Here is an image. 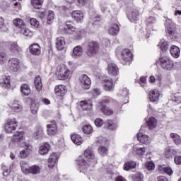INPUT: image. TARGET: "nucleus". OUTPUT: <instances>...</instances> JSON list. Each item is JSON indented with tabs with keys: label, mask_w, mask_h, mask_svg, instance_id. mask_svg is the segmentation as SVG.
Returning a JSON list of instances; mask_svg holds the SVG:
<instances>
[{
	"label": "nucleus",
	"mask_w": 181,
	"mask_h": 181,
	"mask_svg": "<svg viewBox=\"0 0 181 181\" xmlns=\"http://www.w3.org/2000/svg\"><path fill=\"white\" fill-rule=\"evenodd\" d=\"M136 166V163L134 161H129L124 163V170H131V169H134Z\"/></svg>",
	"instance_id": "obj_39"
},
{
	"label": "nucleus",
	"mask_w": 181,
	"mask_h": 181,
	"mask_svg": "<svg viewBox=\"0 0 181 181\" xmlns=\"http://www.w3.org/2000/svg\"><path fill=\"white\" fill-rule=\"evenodd\" d=\"M129 94V92L128 89H127V88H124L122 92V97H128Z\"/></svg>",
	"instance_id": "obj_62"
},
{
	"label": "nucleus",
	"mask_w": 181,
	"mask_h": 181,
	"mask_svg": "<svg viewBox=\"0 0 181 181\" xmlns=\"http://www.w3.org/2000/svg\"><path fill=\"white\" fill-rule=\"evenodd\" d=\"M21 170L25 175H29V173H32V175H37L40 173V168H39V166L33 165L29 167L25 163L21 165Z\"/></svg>",
	"instance_id": "obj_4"
},
{
	"label": "nucleus",
	"mask_w": 181,
	"mask_h": 181,
	"mask_svg": "<svg viewBox=\"0 0 181 181\" xmlns=\"http://www.w3.org/2000/svg\"><path fill=\"white\" fill-rule=\"evenodd\" d=\"M98 151L100 155H101L102 156H105V155L108 153V148H107V147L104 146H99Z\"/></svg>",
	"instance_id": "obj_49"
},
{
	"label": "nucleus",
	"mask_w": 181,
	"mask_h": 181,
	"mask_svg": "<svg viewBox=\"0 0 181 181\" xmlns=\"http://www.w3.org/2000/svg\"><path fill=\"white\" fill-rule=\"evenodd\" d=\"M71 16L76 22H83L84 14L81 11H74L72 12Z\"/></svg>",
	"instance_id": "obj_15"
},
{
	"label": "nucleus",
	"mask_w": 181,
	"mask_h": 181,
	"mask_svg": "<svg viewBox=\"0 0 181 181\" xmlns=\"http://www.w3.org/2000/svg\"><path fill=\"white\" fill-rule=\"evenodd\" d=\"M148 97L151 103H156L159 100V97H160V93L156 90H151Z\"/></svg>",
	"instance_id": "obj_16"
},
{
	"label": "nucleus",
	"mask_w": 181,
	"mask_h": 181,
	"mask_svg": "<svg viewBox=\"0 0 181 181\" xmlns=\"http://www.w3.org/2000/svg\"><path fill=\"white\" fill-rule=\"evenodd\" d=\"M139 18V13L136 10H133L130 16V21L132 22H136Z\"/></svg>",
	"instance_id": "obj_45"
},
{
	"label": "nucleus",
	"mask_w": 181,
	"mask_h": 181,
	"mask_svg": "<svg viewBox=\"0 0 181 181\" xmlns=\"http://www.w3.org/2000/svg\"><path fill=\"white\" fill-rule=\"evenodd\" d=\"M137 139L139 141V142H141V144H149V136L148 135L144 134L142 132H139L137 135Z\"/></svg>",
	"instance_id": "obj_20"
},
{
	"label": "nucleus",
	"mask_w": 181,
	"mask_h": 181,
	"mask_svg": "<svg viewBox=\"0 0 181 181\" xmlns=\"http://www.w3.org/2000/svg\"><path fill=\"white\" fill-rule=\"evenodd\" d=\"M56 74L58 80H67L70 77V71L65 65H59Z\"/></svg>",
	"instance_id": "obj_1"
},
{
	"label": "nucleus",
	"mask_w": 181,
	"mask_h": 181,
	"mask_svg": "<svg viewBox=\"0 0 181 181\" xmlns=\"http://www.w3.org/2000/svg\"><path fill=\"white\" fill-rule=\"evenodd\" d=\"M107 73L110 76H117L118 73H119L118 66L115 64H109L107 66Z\"/></svg>",
	"instance_id": "obj_14"
},
{
	"label": "nucleus",
	"mask_w": 181,
	"mask_h": 181,
	"mask_svg": "<svg viewBox=\"0 0 181 181\" xmlns=\"http://www.w3.org/2000/svg\"><path fill=\"white\" fill-rule=\"evenodd\" d=\"M146 168L148 170H153L155 169V164L152 161L146 163Z\"/></svg>",
	"instance_id": "obj_54"
},
{
	"label": "nucleus",
	"mask_w": 181,
	"mask_h": 181,
	"mask_svg": "<svg viewBox=\"0 0 181 181\" xmlns=\"http://www.w3.org/2000/svg\"><path fill=\"white\" fill-rule=\"evenodd\" d=\"M3 87L4 88H9L11 87V76H4L3 77Z\"/></svg>",
	"instance_id": "obj_40"
},
{
	"label": "nucleus",
	"mask_w": 181,
	"mask_h": 181,
	"mask_svg": "<svg viewBox=\"0 0 181 181\" xmlns=\"http://www.w3.org/2000/svg\"><path fill=\"white\" fill-rule=\"evenodd\" d=\"M18 128V120L16 119H8L4 126V131L6 134H12Z\"/></svg>",
	"instance_id": "obj_5"
},
{
	"label": "nucleus",
	"mask_w": 181,
	"mask_h": 181,
	"mask_svg": "<svg viewBox=\"0 0 181 181\" xmlns=\"http://www.w3.org/2000/svg\"><path fill=\"white\" fill-rule=\"evenodd\" d=\"M65 46H66V40H64V37H57L56 40V47L57 50H63Z\"/></svg>",
	"instance_id": "obj_18"
},
{
	"label": "nucleus",
	"mask_w": 181,
	"mask_h": 181,
	"mask_svg": "<svg viewBox=\"0 0 181 181\" xmlns=\"http://www.w3.org/2000/svg\"><path fill=\"white\" fill-rule=\"evenodd\" d=\"M8 66L11 71L16 72L19 69V59L16 58H11L8 61Z\"/></svg>",
	"instance_id": "obj_10"
},
{
	"label": "nucleus",
	"mask_w": 181,
	"mask_h": 181,
	"mask_svg": "<svg viewBox=\"0 0 181 181\" xmlns=\"http://www.w3.org/2000/svg\"><path fill=\"white\" fill-rule=\"evenodd\" d=\"M105 128L106 129H110V131H114V129H117V123L109 120L105 123Z\"/></svg>",
	"instance_id": "obj_31"
},
{
	"label": "nucleus",
	"mask_w": 181,
	"mask_h": 181,
	"mask_svg": "<svg viewBox=\"0 0 181 181\" xmlns=\"http://www.w3.org/2000/svg\"><path fill=\"white\" fill-rule=\"evenodd\" d=\"M30 53L34 56L40 54V46L38 44H33L29 47Z\"/></svg>",
	"instance_id": "obj_19"
},
{
	"label": "nucleus",
	"mask_w": 181,
	"mask_h": 181,
	"mask_svg": "<svg viewBox=\"0 0 181 181\" xmlns=\"http://www.w3.org/2000/svg\"><path fill=\"white\" fill-rule=\"evenodd\" d=\"M83 54V48L81 46L78 45L73 49V57H80Z\"/></svg>",
	"instance_id": "obj_30"
},
{
	"label": "nucleus",
	"mask_w": 181,
	"mask_h": 181,
	"mask_svg": "<svg viewBox=\"0 0 181 181\" xmlns=\"http://www.w3.org/2000/svg\"><path fill=\"white\" fill-rule=\"evenodd\" d=\"M133 181H143L144 180V175L141 173H137L136 175L132 177Z\"/></svg>",
	"instance_id": "obj_51"
},
{
	"label": "nucleus",
	"mask_w": 181,
	"mask_h": 181,
	"mask_svg": "<svg viewBox=\"0 0 181 181\" xmlns=\"http://www.w3.org/2000/svg\"><path fill=\"white\" fill-rule=\"evenodd\" d=\"M11 108L14 112H21L22 111V106L19 104H14Z\"/></svg>",
	"instance_id": "obj_53"
},
{
	"label": "nucleus",
	"mask_w": 181,
	"mask_h": 181,
	"mask_svg": "<svg viewBox=\"0 0 181 181\" xmlns=\"http://www.w3.org/2000/svg\"><path fill=\"white\" fill-rule=\"evenodd\" d=\"M79 105L83 111H88L93 107L91 100H82L79 103Z\"/></svg>",
	"instance_id": "obj_21"
},
{
	"label": "nucleus",
	"mask_w": 181,
	"mask_h": 181,
	"mask_svg": "<svg viewBox=\"0 0 181 181\" xmlns=\"http://www.w3.org/2000/svg\"><path fill=\"white\" fill-rule=\"evenodd\" d=\"M97 142L98 144H105L107 142V140H105V139L103 136H99L97 139Z\"/></svg>",
	"instance_id": "obj_59"
},
{
	"label": "nucleus",
	"mask_w": 181,
	"mask_h": 181,
	"mask_svg": "<svg viewBox=\"0 0 181 181\" xmlns=\"http://www.w3.org/2000/svg\"><path fill=\"white\" fill-rule=\"evenodd\" d=\"M133 151L134 152H136V155H139L140 156H142L143 155H145V152H146V148L144 147L141 148V147L134 146H133Z\"/></svg>",
	"instance_id": "obj_32"
},
{
	"label": "nucleus",
	"mask_w": 181,
	"mask_h": 181,
	"mask_svg": "<svg viewBox=\"0 0 181 181\" xmlns=\"http://www.w3.org/2000/svg\"><path fill=\"white\" fill-rule=\"evenodd\" d=\"M21 32L24 36H32L33 33L29 28H27L25 25H24L22 29L21 30Z\"/></svg>",
	"instance_id": "obj_52"
},
{
	"label": "nucleus",
	"mask_w": 181,
	"mask_h": 181,
	"mask_svg": "<svg viewBox=\"0 0 181 181\" xmlns=\"http://www.w3.org/2000/svg\"><path fill=\"white\" fill-rule=\"evenodd\" d=\"M34 84L35 86L37 91H42L43 84L42 83V78H40V76H35Z\"/></svg>",
	"instance_id": "obj_26"
},
{
	"label": "nucleus",
	"mask_w": 181,
	"mask_h": 181,
	"mask_svg": "<svg viewBox=\"0 0 181 181\" xmlns=\"http://www.w3.org/2000/svg\"><path fill=\"white\" fill-rule=\"evenodd\" d=\"M2 43L0 42V47H1ZM6 60H8V55L5 52L0 50V64H4V63H6Z\"/></svg>",
	"instance_id": "obj_36"
},
{
	"label": "nucleus",
	"mask_w": 181,
	"mask_h": 181,
	"mask_svg": "<svg viewBox=\"0 0 181 181\" xmlns=\"http://www.w3.org/2000/svg\"><path fill=\"white\" fill-rule=\"evenodd\" d=\"M109 35L112 36H117L119 33V25L117 24H112L108 28Z\"/></svg>",
	"instance_id": "obj_17"
},
{
	"label": "nucleus",
	"mask_w": 181,
	"mask_h": 181,
	"mask_svg": "<svg viewBox=\"0 0 181 181\" xmlns=\"http://www.w3.org/2000/svg\"><path fill=\"white\" fill-rule=\"evenodd\" d=\"M30 111L32 114H34V115L37 114V111H39V103L32 102L30 105Z\"/></svg>",
	"instance_id": "obj_41"
},
{
	"label": "nucleus",
	"mask_w": 181,
	"mask_h": 181,
	"mask_svg": "<svg viewBox=\"0 0 181 181\" xmlns=\"http://www.w3.org/2000/svg\"><path fill=\"white\" fill-rule=\"evenodd\" d=\"M21 90L22 94H23V95H25V97L30 95L31 90L30 86H29V85L26 83L22 84L21 86Z\"/></svg>",
	"instance_id": "obj_25"
},
{
	"label": "nucleus",
	"mask_w": 181,
	"mask_h": 181,
	"mask_svg": "<svg viewBox=\"0 0 181 181\" xmlns=\"http://www.w3.org/2000/svg\"><path fill=\"white\" fill-rule=\"evenodd\" d=\"M82 131L84 134L89 135V134L93 132V127L91 125H85L82 127Z\"/></svg>",
	"instance_id": "obj_50"
},
{
	"label": "nucleus",
	"mask_w": 181,
	"mask_h": 181,
	"mask_svg": "<svg viewBox=\"0 0 181 181\" xmlns=\"http://www.w3.org/2000/svg\"><path fill=\"white\" fill-rule=\"evenodd\" d=\"M79 5H87L88 0H77Z\"/></svg>",
	"instance_id": "obj_63"
},
{
	"label": "nucleus",
	"mask_w": 181,
	"mask_h": 181,
	"mask_svg": "<svg viewBox=\"0 0 181 181\" xmlns=\"http://www.w3.org/2000/svg\"><path fill=\"white\" fill-rule=\"evenodd\" d=\"M66 30H71V32H74L76 28L70 24V22L66 23V27L64 28Z\"/></svg>",
	"instance_id": "obj_55"
},
{
	"label": "nucleus",
	"mask_w": 181,
	"mask_h": 181,
	"mask_svg": "<svg viewBox=\"0 0 181 181\" xmlns=\"http://www.w3.org/2000/svg\"><path fill=\"white\" fill-rule=\"evenodd\" d=\"M158 181H168V178L165 176H160L158 177Z\"/></svg>",
	"instance_id": "obj_64"
},
{
	"label": "nucleus",
	"mask_w": 181,
	"mask_h": 181,
	"mask_svg": "<svg viewBox=\"0 0 181 181\" xmlns=\"http://www.w3.org/2000/svg\"><path fill=\"white\" fill-rule=\"evenodd\" d=\"M12 142L13 144H18L21 146V144L25 142L23 132H16L13 136Z\"/></svg>",
	"instance_id": "obj_7"
},
{
	"label": "nucleus",
	"mask_w": 181,
	"mask_h": 181,
	"mask_svg": "<svg viewBox=\"0 0 181 181\" xmlns=\"http://www.w3.org/2000/svg\"><path fill=\"white\" fill-rule=\"evenodd\" d=\"M13 25L22 29L25 26V23H23V20L21 18H16L13 21Z\"/></svg>",
	"instance_id": "obj_43"
},
{
	"label": "nucleus",
	"mask_w": 181,
	"mask_h": 181,
	"mask_svg": "<svg viewBox=\"0 0 181 181\" xmlns=\"http://www.w3.org/2000/svg\"><path fill=\"white\" fill-rule=\"evenodd\" d=\"M158 47H160L162 52H166V50H168V49L169 48V46L168 45V42L165 40H161L158 43Z\"/></svg>",
	"instance_id": "obj_42"
},
{
	"label": "nucleus",
	"mask_w": 181,
	"mask_h": 181,
	"mask_svg": "<svg viewBox=\"0 0 181 181\" xmlns=\"http://www.w3.org/2000/svg\"><path fill=\"white\" fill-rule=\"evenodd\" d=\"M54 90L57 97H64V95H66V93H67V88L63 85L57 86Z\"/></svg>",
	"instance_id": "obj_13"
},
{
	"label": "nucleus",
	"mask_w": 181,
	"mask_h": 181,
	"mask_svg": "<svg viewBox=\"0 0 181 181\" xmlns=\"http://www.w3.org/2000/svg\"><path fill=\"white\" fill-rule=\"evenodd\" d=\"M160 170H163L167 175H173V170H172V168L170 167H166L165 165H160L159 167Z\"/></svg>",
	"instance_id": "obj_48"
},
{
	"label": "nucleus",
	"mask_w": 181,
	"mask_h": 181,
	"mask_svg": "<svg viewBox=\"0 0 181 181\" xmlns=\"http://www.w3.org/2000/svg\"><path fill=\"white\" fill-rule=\"evenodd\" d=\"M122 59L124 62H129L132 59V53L129 52V49H123L122 52Z\"/></svg>",
	"instance_id": "obj_23"
},
{
	"label": "nucleus",
	"mask_w": 181,
	"mask_h": 181,
	"mask_svg": "<svg viewBox=\"0 0 181 181\" xmlns=\"http://www.w3.org/2000/svg\"><path fill=\"white\" fill-rule=\"evenodd\" d=\"M31 4L35 9H41L43 5V0H31Z\"/></svg>",
	"instance_id": "obj_34"
},
{
	"label": "nucleus",
	"mask_w": 181,
	"mask_h": 181,
	"mask_svg": "<svg viewBox=\"0 0 181 181\" xmlns=\"http://www.w3.org/2000/svg\"><path fill=\"white\" fill-rule=\"evenodd\" d=\"M77 164L79 166L80 172L86 174V170H87V168H88V165H87L86 160H84L82 156L78 157L77 160Z\"/></svg>",
	"instance_id": "obj_11"
},
{
	"label": "nucleus",
	"mask_w": 181,
	"mask_h": 181,
	"mask_svg": "<svg viewBox=\"0 0 181 181\" xmlns=\"http://www.w3.org/2000/svg\"><path fill=\"white\" fill-rule=\"evenodd\" d=\"M166 33H168L170 36H173L175 33H176V25L173 23H169L166 25V29H165Z\"/></svg>",
	"instance_id": "obj_22"
},
{
	"label": "nucleus",
	"mask_w": 181,
	"mask_h": 181,
	"mask_svg": "<svg viewBox=\"0 0 181 181\" xmlns=\"http://www.w3.org/2000/svg\"><path fill=\"white\" fill-rule=\"evenodd\" d=\"M53 21H54V12L50 11L48 12L47 23V25H52L53 23Z\"/></svg>",
	"instance_id": "obj_44"
},
{
	"label": "nucleus",
	"mask_w": 181,
	"mask_h": 181,
	"mask_svg": "<svg viewBox=\"0 0 181 181\" xmlns=\"http://www.w3.org/2000/svg\"><path fill=\"white\" fill-rule=\"evenodd\" d=\"M47 132L48 135L50 136L57 134V124H56V122H51L47 125Z\"/></svg>",
	"instance_id": "obj_12"
},
{
	"label": "nucleus",
	"mask_w": 181,
	"mask_h": 181,
	"mask_svg": "<svg viewBox=\"0 0 181 181\" xmlns=\"http://www.w3.org/2000/svg\"><path fill=\"white\" fill-rule=\"evenodd\" d=\"M21 148H24V151H25L28 153L30 154L32 151H33V146H31L30 143L28 141H23L20 144Z\"/></svg>",
	"instance_id": "obj_27"
},
{
	"label": "nucleus",
	"mask_w": 181,
	"mask_h": 181,
	"mask_svg": "<svg viewBox=\"0 0 181 181\" xmlns=\"http://www.w3.org/2000/svg\"><path fill=\"white\" fill-rule=\"evenodd\" d=\"M170 138L173 139V141L176 145H180L181 144V138L180 136H179L177 134L175 133H171L170 134Z\"/></svg>",
	"instance_id": "obj_38"
},
{
	"label": "nucleus",
	"mask_w": 181,
	"mask_h": 181,
	"mask_svg": "<svg viewBox=\"0 0 181 181\" xmlns=\"http://www.w3.org/2000/svg\"><path fill=\"white\" fill-rule=\"evenodd\" d=\"M8 47L13 53H19L21 48L18 46L16 42H11L9 44Z\"/></svg>",
	"instance_id": "obj_35"
},
{
	"label": "nucleus",
	"mask_w": 181,
	"mask_h": 181,
	"mask_svg": "<svg viewBox=\"0 0 181 181\" xmlns=\"http://www.w3.org/2000/svg\"><path fill=\"white\" fill-rule=\"evenodd\" d=\"M174 161L176 165H181V156H176L174 158Z\"/></svg>",
	"instance_id": "obj_61"
},
{
	"label": "nucleus",
	"mask_w": 181,
	"mask_h": 181,
	"mask_svg": "<svg viewBox=\"0 0 181 181\" xmlns=\"http://www.w3.org/2000/svg\"><path fill=\"white\" fill-rule=\"evenodd\" d=\"M71 139L75 145L80 146L83 144V138L78 134H72L71 136Z\"/></svg>",
	"instance_id": "obj_28"
},
{
	"label": "nucleus",
	"mask_w": 181,
	"mask_h": 181,
	"mask_svg": "<svg viewBox=\"0 0 181 181\" xmlns=\"http://www.w3.org/2000/svg\"><path fill=\"white\" fill-rule=\"evenodd\" d=\"M159 61H160V64L162 69H163L164 70L170 71L175 67L173 61H172L168 57H160Z\"/></svg>",
	"instance_id": "obj_3"
},
{
	"label": "nucleus",
	"mask_w": 181,
	"mask_h": 181,
	"mask_svg": "<svg viewBox=\"0 0 181 181\" xmlns=\"http://www.w3.org/2000/svg\"><path fill=\"white\" fill-rule=\"evenodd\" d=\"M102 83L105 91H112L114 90V81L111 78H105L102 80Z\"/></svg>",
	"instance_id": "obj_8"
},
{
	"label": "nucleus",
	"mask_w": 181,
	"mask_h": 181,
	"mask_svg": "<svg viewBox=\"0 0 181 181\" xmlns=\"http://www.w3.org/2000/svg\"><path fill=\"white\" fill-rule=\"evenodd\" d=\"M98 50H100V45H98L97 42L91 41L88 43L86 47L87 56H89V57H93L98 53Z\"/></svg>",
	"instance_id": "obj_2"
},
{
	"label": "nucleus",
	"mask_w": 181,
	"mask_h": 181,
	"mask_svg": "<svg viewBox=\"0 0 181 181\" xmlns=\"http://www.w3.org/2000/svg\"><path fill=\"white\" fill-rule=\"evenodd\" d=\"M49 149H50V145L47 143H45L40 146L38 152L40 155H46L49 152Z\"/></svg>",
	"instance_id": "obj_29"
},
{
	"label": "nucleus",
	"mask_w": 181,
	"mask_h": 181,
	"mask_svg": "<svg viewBox=\"0 0 181 181\" xmlns=\"http://www.w3.org/2000/svg\"><path fill=\"white\" fill-rule=\"evenodd\" d=\"M30 23L32 26L37 28L39 26V21H36V18H31L30 20Z\"/></svg>",
	"instance_id": "obj_56"
},
{
	"label": "nucleus",
	"mask_w": 181,
	"mask_h": 181,
	"mask_svg": "<svg viewBox=\"0 0 181 181\" xmlns=\"http://www.w3.org/2000/svg\"><path fill=\"white\" fill-rule=\"evenodd\" d=\"M170 53L173 57L177 59L180 56V49L176 45H173L170 49Z\"/></svg>",
	"instance_id": "obj_24"
},
{
	"label": "nucleus",
	"mask_w": 181,
	"mask_h": 181,
	"mask_svg": "<svg viewBox=\"0 0 181 181\" xmlns=\"http://www.w3.org/2000/svg\"><path fill=\"white\" fill-rule=\"evenodd\" d=\"M43 136V129L42 127H37L33 134V138L39 139Z\"/></svg>",
	"instance_id": "obj_37"
},
{
	"label": "nucleus",
	"mask_w": 181,
	"mask_h": 181,
	"mask_svg": "<svg viewBox=\"0 0 181 181\" xmlns=\"http://www.w3.org/2000/svg\"><path fill=\"white\" fill-rule=\"evenodd\" d=\"M101 110L105 115H112V114H114V110L110 109L105 105L102 106Z\"/></svg>",
	"instance_id": "obj_46"
},
{
	"label": "nucleus",
	"mask_w": 181,
	"mask_h": 181,
	"mask_svg": "<svg viewBox=\"0 0 181 181\" xmlns=\"http://www.w3.org/2000/svg\"><path fill=\"white\" fill-rule=\"evenodd\" d=\"M29 153L26 152L25 150H23L20 152V158H26L29 156Z\"/></svg>",
	"instance_id": "obj_60"
},
{
	"label": "nucleus",
	"mask_w": 181,
	"mask_h": 181,
	"mask_svg": "<svg viewBox=\"0 0 181 181\" xmlns=\"http://www.w3.org/2000/svg\"><path fill=\"white\" fill-rule=\"evenodd\" d=\"M57 160H59V156L56 153H53L50 155L49 158H48V167L49 169H53L57 163Z\"/></svg>",
	"instance_id": "obj_9"
},
{
	"label": "nucleus",
	"mask_w": 181,
	"mask_h": 181,
	"mask_svg": "<svg viewBox=\"0 0 181 181\" xmlns=\"http://www.w3.org/2000/svg\"><path fill=\"white\" fill-rule=\"evenodd\" d=\"M84 156L87 159H94V158H95L94 153L93 152V151H91L90 149H86L84 151Z\"/></svg>",
	"instance_id": "obj_47"
},
{
	"label": "nucleus",
	"mask_w": 181,
	"mask_h": 181,
	"mask_svg": "<svg viewBox=\"0 0 181 181\" xmlns=\"http://www.w3.org/2000/svg\"><path fill=\"white\" fill-rule=\"evenodd\" d=\"M155 22H156V18H155V17L150 16L147 18L148 26L151 23H155Z\"/></svg>",
	"instance_id": "obj_58"
},
{
	"label": "nucleus",
	"mask_w": 181,
	"mask_h": 181,
	"mask_svg": "<svg viewBox=\"0 0 181 181\" xmlns=\"http://www.w3.org/2000/svg\"><path fill=\"white\" fill-rule=\"evenodd\" d=\"M146 123L150 129H153V128L156 127V124H158V121H156V119L155 117H150Z\"/></svg>",
	"instance_id": "obj_33"
},
{
	"label": "nucleus",
	"mask_w": 181,
	"mask_h": 181,
	"mask_svg": "<svg viewBox=\"0 0 181 181\" xmlns=\"http://www.w3.org/2000/svg\"><path fill=\"white\" fill-rule=\"evenodd\" d=\"M103 124H104V121L103 120V119L98 118L95 120V124L98 127H103Z\"/></svg>",
	"instance_id": "obj_57"
},
{
	"label": "nucleus",
	"mask_w": 181,
	"mask_h": 181,
	"mask_svg": "<svg viewBox=\"0 0 181 181\" xmlns=\"http://www.w3.org/2000/svg\"><path fill=\"white\" fill-rule=\"evenodd\" d=\"M80 86L83 90H90L91 87V79L86 74L80 75L78 77Z\"/></svg>",
	"instance_id": "obj_6"
}]
</instances>
